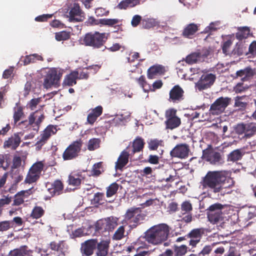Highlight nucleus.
<instances>
[{"instance_id": "a878e982", "label": "nucleus", "mask_w": 256, "mask_h": 256, "mask_svg": "<svg viewBox=\"0 0 256 256\" xmlns=\"http://www.w3.org/2000/svg\"><path fill=\"white\" fill-rule=\"evenodd\" d=\"M84 177L80 172H72L68 176V184L74 186H78L80 185Z\"/></svg>"}, {"instance_id": "de8ad7c7", "label": "nucleus", "mask_w": 256, "mask_h": 256, "mask_svg": "<svg viewBox=\"0 0 256 256\" xmlns=\"http://www.w3.org/2000/svg\"><path fill=\"white\" fill-rule=\"evenodd\" d=\"M100 140L99 138H93L88 140V149L89 150H94L100 147Z\"/></svg>"}, {"instance_id": "79ce46f5", "label": "nucleus", "mask_w": 256, "mask_h": 256, "mask_svg": "<svg viewBox=\"0 0 256 256\" xmlns=\"http://www.w3.org/2000/svg\"><path fill=\"white\" fill-rule=\"evenodd\" d=\"M200 56L201 54L200 52H193L186 56L185 61L189 64H192L196 63Z\"/></svg>"}, {"instance_id": "a211bd4d", "label": "nucleus", "mask_w": 256, "mask_h": 256, "mask_svg": "<svg viewBox=\"0 0 256 256\" xmlns=\"http://www.w3.org/2000/svg\"><path fill=\"white\" fill-rule=\"evenodd\" d=\"M204 156L206 161L209 162L211 164L214 165H220L224 162L220 152L208 150L204 151Z\"/></svg>"}, {"instance_id": "c85d7f7f", "label": "nucleus", "mask_w": 256, "mask_h": 256, "mask_svg": "<svg viewBox=\"0 0 256 256\" xmlns=\"http://www.w3.org/2000/svg\"><path fill=\"white\" fill-rule=\"evenodd\" d=\"M78 72L72 71L70 74L66 76L63 84L68 86H72L76 84V80L78 79Z\"/></svg>"}, {"instance_id": "5701e85b", "label": "nucleus", "mask_w": 256, "mask_h": 256, "mask_svg": "<svg viewBox=\"0 0 256 256\" xmlns=\"http://www.w3.org/2000/svg\"><path fill=\"white\" fill-rule=\"evenodd\" d=\"M48 248L52 250L59 252L64 256V252L67 249V246L64 240L52 241L50 243Z\"/></svg>"}, {"instance_id": "c03bdc74", "label": "nucleus", "mask_w": 256, "mask_h": 256, "mask_svg": "<svg viewBox=\"0 0 256 256\" xmlns=\"http://www.w3.org/2000/svg\"><path fill=\"white\" fill-rule=\"evenodd\" d=\"M105 201L104 194L98 192L94 194L92 202L95 205H100L104 204Z\"/></svg>"}, {"instance_id": "f8f14e48", "label": "nucleus", "mask_w": 256, "mask_h": 256, "mask_svg": "<svg viewBox=\"0 0 256 256\" xmlns=\"http://www.w3.org/2000/svg\"><path fill=\"white\" fill-rule=\"evenodd\" d=\"M224 206L220 203H215L210 206L207 209L208 218L209 221L213 224H216L222 218V212L214 213V210L223 209Z\"/></svg>"}, {"instance_id": "69168bd1", "label": "nucleus", "mask_w": 256, "mask_h": 256, "mask_svg": "<svg viewBox=\"0 0 256 256\" xmlns=\"http://www.w3.org/2000/svg\"><path fill=\"white\" fill-rule=\"evenodd\" d=\"M142 18L140 15H134L132 20L131 24L133 27L137 26L140 23L142 24Z\"/></svg>"}, {"instance_id": "ea45409f", "label": "nucleus", "mask_w": 256, "mask_h": 256, "mask_svg": "<svg viewBox=\"0 0 256 256\" xmlns=\"http://www.w3.org/2000/svg\"><path fill=\"white\" fill-rule=\"evenodd\" d=\"M25 115L23 111V108L20 106H18L14 108V113L13 115L14 124H16L22 118H24Z\"/></svg>"}, {"instance_id": "ddd939ff", "label": "nucleus", "mask_w": 256, "mask_h": 256, "mask_svg": "<svg viewBox=\"0 0 256 256\" xmlns=\"http://www.w3.org/2000/svg\"><path fill=\"white\" fill-rule=\"evenodd\" d=\"M184 90L179 85H176L170 91L168 101L174 104L179 103L184 100Z\"/></svg>"}, {"instance_id": "8fccbe9b", "label": "nucleus", "mask_w": 256, "mask_h": 256, "mask_svg": "<svg viewBox=\"0 0 256 256\" xmlns=\"http://www.w3.org/2000/svg\"><path fill=\"white\" fill-rule=\"evenodd\" d=\"M118 189V184L116 182L112 184L107 188L106 196L110 198L115 194Z\"/></svg>"}, {"instance_id": "1a4fd4ad", "label": "nucleus", "mask_w": 256, "mask_h": 256, "mask_svg": "<svg viewBox=\"0 0 256 256\" xmlns=\"http://www.w3.org/2000/svg\"><path fill=\"white\" fill-rule=\"evenodd\" d=\"M231 98L228 97H220L210 106V111L213 115H218L224 112L230 103Z\"/></svg>"}, {"instance_id": "bf43d9fd", "label": "nucleus", "mask_w": 256, "mask_h": 256, "mask_svg": "<svg viewBox=\"0 0 256 256\" xmlns=\"http://www.w3.org/2000/svg\"><path fill=\"white\" fill-rule=\"evenodd\" d=\"M145 216L142 214L141 210L138 211V212H137V214H136V216L134 218L130 221V222H133L134 224L132 226L134 227H136L138 224L141 223V222L143 220Z\"/></svg>"}, {"instance_id": "a18cd8bd", "label": "nucleus", "mask_w": 256, "mask_h": 256, "mask_svg": "<svg viewBox=\"0 0 256 256\" xmlns=\"http://www.w3.org/2000/svg\"><path fill=\"white\" fill-rule=\"evenodd\" d=\"M140 240H139L134 242H132L130 246L126 248V250L128 252H130L134 250L138 252L140 248H145V246H146V244H144V246H140Z\"/></svg>"}, {"instance_id": "c9c22d12", "label": "nucleus", "mask_w": 256, "mask_h": 256, "mask_svg": "<svg viewBox=\"0 0 256 256\" xmlns=\"http://www.w3.org/2000/svg\"><path fill=\"white\" fill-rule=\"evenodd\" d=\"M37 60L43 61L44 58L40 55L37 54H34L26 56L22 62L26 66L30 64L36 62Z\"/></svg>"}, {"instance_id": "f704fd0d", "label": "nucleus", "mask_w": 256, "mask_h": 256, "mask_svg": "<svg viewBox=\"0 0 256 256\" xmlns=\"http://www.w3.org/2000/svg\"><path fill=\"white\" fill-rule=\"evenodd\" d=\"M158 24L156 20L152 18L144 16L142 18V26L144 28L150 29Z\"/></svg>"}, {"instance_id": "bb28decb", "label": "nucleus", "mask_w": 256, "mask_h": 256, "mask_svg": "<svg viewBox=\"0 0 256 256\" xmlns=\"http://www.w3.org/2000/svg\"><path fill=\"white\" fill-rule=\"evenodd\" d=\"M234 40V34L226 36L223 38V41L222 44V48L224 54H228L229 50L233 44Z\"/></svg>"}, {"instance_id": "dca6fc26", "label": "nucleus", "mask_w": 256, "mask_h": 256, "mask_svg": "<svg viewBox=\"0 0 256 256\" xmlns=\"http://www.w3.org/2000/svg\"><path fill=\"white\" fill-rule=\"evenodd\" d=\"M70 22H82L84 18V14L78 4L74 3L69 12Z\"/></svg>"}, {"instance_id": "2f4dec72", "label": "nucleus", "mask_w": 256, "mask_h": 256, "mask_svg": "<svg viewBox=\"0 0 256 256\" xmlns=\"http://www.w3.org/2000/svg\"><path fill=\"white\" fill-rule=\"evenodd\" d=\"M30 249L27 246H22L11 252L10 256H32Z\"/></svg>"}, {"instance_id": "4be33fe9", "label": "nucleus", "mask_w": 256, "mask_h": 256, "mask_svg": "<svg viewBox=\"0 0 256 256\" xmlns=\"http://www.w3.org/2000/svg\"><path fill=\"white\" fill-rule=\"evenodd\" d=\"M130 154L126 150H123L120 154L116 162L115 168L122 170L128 162Z\"/></svg>"}, {"instance_id": "0eeeda50", "label": "nucleus", "mask_w": 256, "mask_h": 256, "mask_svg": "<svg viewBox=\"0 0 256 256\" xmlns=\"http://www.w3.org/2000/svg\"><path fill=\"white\" fill-rule=\"evenodd\" d=\"M176 110L174 108H169L166 111V128L173 130L178 127L181 124L180 118L176 116Z\"/></svg>"}, {"instance_id": "9d476101", "label": "nucleus", "mask_w": 256, "mask_h": 256, "mask_svg": "<svg viewBox=\"0 0 256 256\" xmlns=\"http://www.w3.org/2000/svg\"><path fill=\"white\" fill-rule=\"evenodd\" d=\"M216 79V76L212 74H203L198 82L196 83V88L199 91L208 89L211 87Z\"/></svg>"}, {"instance_id": "6e6d98bb", "label": "nucleus", "mask_w": 256, "mask_h": 256, "mask_svg": "<svg viewBox=\"0 0 256 256\" xmlns=\"http://www.w3.org/2000/svg\"><path fill=\"white\" fill-rule=\"evenodd\" d=\"M26 192L25 191H21L16 194L14 196L13 205L20 206L23 204L24 202V199L22 196Z\"/></svg>"}, {"instance_id": "72a5a7b5", "label": "nucleus", "mask_w": 256, "mask_h": 256, "mask_svg": "<svg viewBox=\"0 0 256 256\" xmlns=\"http://www.w3.org/2000/svg\"><path fill=\"white\" fill-rule=\"evenodd\" d=\"M232 54H236L238 56H242L244 54H247L248 53L246 52V46L244 42L240 41L236 42L235 44L234 48L232 50Z\"/></svg>"}, {"instance_id": "9b49d317", "label": "nucleus", "mask_w": 256, "mask_h": 256, "mask_svg": "<svg viewBox=\"0 0 256 256\" xmlns=\"http://www.w3.org/2000/svg\"><path fill=\"white\" fill-rule=\"evenodd\" d=\"M58 131L57 126L52 124L48 126L42 131L40 136L38 138V140L36 144V146L38 148H40L44 146L50 137L56 133Z\"/></svg>"}, {"instance_id": "c756f323", "label": "nucleus", "mask_w": 256, "mask_h": 256, "mask_svg": "<svg viewBox=\"0 0 256 256\" xmlns=\"http://www.w3.org/2000/svg\"><path fill=\"white\" fill-rule=\"evenodd\" d=\"M110 242L107 240H102L100 242H97V252L98 256H106L108 253Z\"/></svg>"}, {"instance_id": "5fc2aeb1", "label": "nucleus", "mask_w": 256, "mask_h": 256, "mask_svg": "<svg viewBox=\"0 0 256 256\" xmlns=\"http://www.w3.org/2000/svg\"><path fill=\"white\" fill-rule=\"evenodd\" d=\"M44 168V164L41 162H37L34 164L30 168V171L34 172L38 175H40Z\"/></svg>"}, {"instance_id": "a19ab883", "label": "nucleus", "mask_w": 256, "mask_h": 256, "mask_svg": "<svg viewBox=\"0 0 256 256\" xmlns=\"http://www.w3.org/2000/svg\"><path fill=\"white\" fill-rule=\"evenodd\" d=\"M100 67L98 65H92L88 66L84 68L80 73H78V79L80 80H87L89 77V73L88 72L87 70L90 69H94V70H98Z\"/></svg>"}, {"instance_id": "f257e3e1", "label": "nucleus", "mask_w": 256, "mask_h": 256, "mask_svg": "<svg viewBox=\"0 0 256 256\" xmlns=\"http://www.w3.org/2000/svg\"><path fill=\"white\" fill-rule=\"evenodd\" d=\"M231 180L228 176V172L222 170L208 171L203 178L202 184L204 188L210 189L212 192H222L226 182Z\"/></svg>"}, {"instance_id": "f3484780", "label": "nucleus", "mask_w": 256, "mask_h": 256, "mask_svg": "<svg viewBox=\"0 0 256 256\" xmlns=\"http://www.w3.org/2000/svg\"><path fill=\"white\" fill-rule=\"evenodd\" d=\"M204 233V230L203 228H194L188 234V236L190 238L189 244L192 247L196 246V244L200 241Z\"/></svg>"}, {"instance_id": "6e6552de", "label": "nucleus", "mask_w": 256, "mask_h": 256, "mask_svg": "<svg viewBox=\"0 0 256 256\" xmlns=\"http://www.w3.org/2000/svg\"><path fill=\"white\" fill-rule=\"evenodd\" d=\"M62 76V74L58 72L56 68H50L47 72L44 78V88L48 89L54 85H58Z\"/></svg>"}, {"instance_id": "774afa93", "label": "nucleus", "mask_w": 256, "mask_h": 256, "mask_svg": "<svg viewBox=\"0 0 256 256\" xmlns=\"http://www.w3.org/2000/svg\"><path fill=\"white\" fill-rule=\"evenodd\" d=\"M224 256H240V254L235 248L230 247L228 252Z\"/></svg>"}, {"instance_id": "4468645a", "label": "nucleus", "mask_w": 256, "mask_h": 256, "mask_svg": "<svg viewBox=\"0 0 256 256\" xmlns=\"http://www.w3.org/2000/svg\"><path fill=\"white\" fill-rule=\"evenodd\" d=\"M97 245L96 239L88 240L82 243L80 252L82 256H90L94 254Z\"/></svg>"}, {"instance_id": "603ef678", "label": "nucleus", "mask_w": 256, "mask_h": 256, "mask_svg": "<svg viewBox=\"0 0 256 256\" xmlns=\"http://www.w3.org/2000/svg\"><path fill=\"white\" fill-rule=\"evenodd\" d=\"M138 211H140V208H131L128 209L125 214L126 218L131 221Z\"/></svg>"}, {"instance_id": "09e8293b", "label": "nucleus", "mask_w": 256, "mask_h": 256, "mask_svg": "<svg viewBox=\"0 0 256 256\" xmlns=\"http://www.w3.org/2000/svg\"><path fill=\"white\" fill-rule=\"evenodd\" d=\"M192 206L190 201H184L181 204V214L182 216L186 213H192Z\"/></svg>"}, {"instance_id": "3c124183", "label": "nucleus", "mask_w": 256, "mask_h": 256, "mask_svg": "<svg viewBox=\"0 0 256 256\" xmlns=\"http://www.w3.org/2000/svg\"><path fill=\"white\" fill-rule=\"evenodd\" d=\"M188 248L186 245H181L180 246H174V252L176 256H183L188 252Z\"/></svg>"}, {"instance_id": "39448f33", "label": "nucleus", "mask_w": 256, "mask_h": 256, "mask_svg": "<svg viewBox=\"0 0 256 256\" xmlns=\"http://www.w3.org/2000/svg\"><path fill=\"white\" fill-rule=\"evenodd\" d=\"M234 130L241 140H246L256 133V126L252 122L238 124L235 127Z\"/></svg>"}, {"instance_id": "338daca9", "label": "nucleus", "mask_w": 256, "mask_h": 256, "mask_svg": "<svg viewBox=\"0 0 256 256\" xmlns=\"http://www.w3.org/2000/svg\"><path fill=\"white\" fill-rule=\"evenodd\" d=\"M40 98H32L28 103V106L31 110H34L36 106L40 102Z\"/></svg>"}, {"instance_id": "49530a36", "label": "nucleus", "mask_w": 256, "mask_h": 256, "mask_svg": "<svg viewBox=\"0 0 256 256\" xmlns=\"http://www.w3.org/2000/svg\"><path fill=\"white\" fill-rule=\"evenodd\" d=\"M163 140L156 138L150 139L148 142V148L150 150H156L159 146H162Z\"/></svg>"}, {"instance_id": "0e129e2a", "label": "nucleus", "mask_w": 256, "mask_h": 256, "mask_svg": "<svg viewBox=\"0 0 256 256\" xmlns=\"http://www.w3.org/2000/svg\"><path fill=\"white\" fill-rule=\"evenodd\" d=\"M109 10L102 7L98 8L95 10V14L97 16H106L109 14Z\"/></svg>"}, {"instance_id": "13d9d810", "label": "nucleus", "mask_w": 256, "mask_h": 256, "mask_svg": "<svg viewBox=\"0 0 256 256\" xmlns=\"http://www.w3.org/2000/svg\"><path fill=\"white\" fill-rule=\"evenodd\" d=\"M56 39L58 41L66 40L70 38V32L66 31H62L56 32L55 34Z\"/></svg>"}, {"instance_id": "20e7f679", "label": "nucleus", "mask_w": 256, "mask_h": 256, "mask_svg": "<svg viewBox=\"0 0 256 256\" xmlns=\"http://www.w3.org/2000/svg\"><path fill=\"white\" fill-rule=\"evenodd\" d=\"M107 39L108 37L106 33L94 32L86 33L82 41V44L86 46L99 48L104 46Z\"/></svg>"}, {"instance_id": "393cba45", "label": "nucleus", "mask_w": 256, "mask_h": 256, "mask_svg": "<svg viewBox=\"0 0 256 256\" xmlns=\"http://www.w3.org/2000/svg\"><path fill=\"white\" fill-rule=\"evenodd\" d=\"M164 72V68L162 65H154L150 66L147 71V76L149 79L156 78L158 74H163Z\"/></svg>"}, {"instance_id": "e2e57ef3", "label": "nucleus", "mask_w": 256, "mask_h": 256, "mask_svg": "<svg viewBox=\"0 0 256 256\" xmlns=\"http://www.w3.org/2000/svg\"><path fill=\"white\" fill-rule=\"evenodd\" d=\"M102 166V162H99L94 164L92 170V174L93 176H98L101 174V171L100 170Z\"/></svg>"}, {"instance_id": "58836bf2", "label": "nucleus", "mask_w": 256, "mask_h": 256, "mask_svg": "<svg viewBox=\"0 0 256 256\" xmlns=\"http://www.w3.org/2000/svg\"><path fill=\"white\" fill-rule=\"evenodd\" d=\"M125 234V226H121L116 230L112 238L114 240H121L128 235V234Z\"/></svg>"}, {"instance_id": "cd10ccee", "label": "nucleus", "mask_w": 256, "mask_h": 256, "mask_svg": "<svg viewBox=\"0 0 256 256\" xmlns=\"http://www.w3.org/2000/svg\"><path fill=\"white\" fill-rule=\"evenodd\" d=\"M145 142L144 140L140 136H137L132 144V150L130 154H134L136 152H142L144 148Z\"/></svg>"}, {"instance_id": "864d4df0", "label": "nucleus", "mask_w": 256, "mask_h": 256, "mask_svg": "<svg viewBox=\"0 0 256 256\" xmlns=\"http://www.w3.org/2000/svg\"><path fill=\"white\" fill-rule=\"evenodd\" d=\"M39 178V175L29 170L25 178L24 182L26 184H32L37 181Z\"/></svg>"}, {"instance_id": "4c0bfd02", "label": "nucleus", "mask_w": 256, "mask_h": 256, "mask_svg": "<svg viewBox=\"0 0 256 256\" xmlns=\"http://www.w3.org/2000/svg\"><path fill=\"white\" fill-rule=\"evenodd\" d=\"M108 232H112L118 225V218L114 216H110L105 218Z\"/></svg>"}, {"instance_id": "680f3d73", "label": "nucleus", "mask_w": 256, "mask_h": 256, "mask_svg": "<svg viewBox=\"0 0 256 256\" xmlns=\"http://www.w3.org/2000/svg\"><path fill=\"white\" fill-rule=\"evenodd\" d=\"M246 98V96H236L235 98L234 106L236 107L244 108L247 105L246 102L243 100Z\"/></svg>"}, {"instance_id": "b1692460", "label": "nucleus", "mask_w": 256, "mask_h": 256, "mask_svg": "<svg viewBox=\"0 0 256 256\" xmlns=\"http://www.w3.org/2000/svg\"><path fill=\"white\" fill-rule=\"evenodd\" d=\"M20 138L18 134H14L4 142V146L5 148H12L13 150H16L20 145Z\"/></svg>"}, {"instance_id": "6ab92c4d", "label": "nucleus", "mask_w": 256, "mask_h": 256, "mask_svg": "<svg viewBox=\"0 0 256 256\" xmlns=\"http://www.w3.org/2000/svg\"><path fill=\"white\" fill-rule=\"evenodd\" d=\"M254 74V72L250 66H247L244 69L238 70L234 78H240L242 81L246 82L249 80Z\"/></svg>"}, {"instance_id": "f03ea898", "label": "nucleus", "mask_w": 256, "mask_h": 256, "mask_svg": "<svg viewBox=\"0 0 256 256\" xmlns=\"http://www.w3.org/2000/svg\"><path fill=\"white\" fill-rule=\"evenodd\" d=\"M170 230V227L166 224L155 225L144 233V238L148 243L158 245L167 240Z\"/></svg>"}, {"instance_id": "7ed1b4c3", "label": "nucleus", "mask_w": 256, "mask_h": 256, "mask_svg": "<svg viewBox=\"0 0 256 256\" xmlns=\"http://www.w3.org/2000/svg\"><path fill=\"white\" fill-rule=\"evenodd\" d=\"M44 118L42 111L36 110L30 114L28 120L22 121L18 123V126L26 130H32L37 132Z\"/></svg>"}, {"instance_id": "412c9836", "label": "nucleus", "mask_w": 256, "mask_h": 256, "mask_svg": "<svg viewBox=\"0 0 256 256\" xmlns=\"http://www.w3.org/2000/svg\"><path fill=\"white\" fill-rule=\"evenodd\" d=\"M64 190V184L62 182L58 180H56L51 184L50 188H48V192L53 196L56 195H60L62 193Z\"/></svg>"}, {"instance_id": "473e14b6", "label": "nucleus", "mask_w": 256, "mask_h": 256, "mask_svg": "<svg viewBox=\"0 0 256 256\" xmlns=\"http://www.w3.org/2000/svg\"><path fill=\"white\" fill-rule=\"evenodd\" d=\"M238 32L236 33V38L240 42L247 38L250 34V28L248 26L238 27Z\"/></svg>"}, {"instance_id": "7c9ffc66", "label": "nucleus", "mask_w": 256, "mask_h": 256, "mask_svg": "<svg viewBox=\"0 0 256 256\" xmlns=\"http://www.w3.org/2000/svg\"><path fill=\"white\" fill-rule=\"evenodd\" d=\"M102 108L100 106H98L93 109L92 112L88 116V122L89 124H92L96 121L98 118L102 114Z\"/></svg>"}, {"instance_id": "e433bc0d", "label": "nucleus", "mask_w": 256, "mask_h": 256, "mask_svg": "<svg viewBox=\"0 0 256 256\" xmlns=\"http://www.w3.org/2000/svg\"><path fill=\"white\" fill-rule=\"evenodd\" d=\"M44 214L45 210L42 206H35L32 210L30 216L33 219L37 220L43 216Z\"/></svg>"}, {"instance_id": "37998d69", "label": "nucleus", "mask_w": 256, "mask_h": 256, "mask_svg": "<svg viewBox=\"0 0 256 256\" xmlns=\"http://www.w3.org/2000/svg\"><path fill=\"white\" fill-rule=\"evenodd\" d=\"M242 154L240 150H236L232 152L228 156V160L236 162L242 158Z\"/></svg>"}, {"instance_id": "2eb2a0df", "label": "nucleus", "mask_w": 256, "mask_h": 256, "mask_svg": "<svg viewBox=\"0 0 256 256\" xmlns=\"http://www.w3.org/2000/svg\"><path fill=\"white\" fill-rule=\"evenodd\" d=\"M189 146L186 144L176 145L170 152V154L172 157L180 158H186L188 156Z\"/></svg>"}, {"instance_id": "052dcab7", "label": "nucleus", "mask_w": 256, "mask_h": 256, "mask_svg": "<svg viewBox=\"0 0 256 256\" xmlns=\"http://www.w3.org/2000/svg\"><path fill=\"white\" fill-rule=\"evenodd\" d=\"M96 229L98 231L102 232L108 231L106 223L105 218L98 220L96 224Z\"/></svg>"}, {"instance_id": "423d86ee", "label": "nucleus", "mask_w": 256, "mask_h": 256, "mask_svg": "<svg viewBox=\"0 0 256 256\" xmlns=\"http://www.w3.org/2000/svg\"><path fill=\"white\" fill-rule=\"evenodd\" d=\"M82 144V141L81 139L72 142L63 152V160H68L77 158L81 151Z\"/></svg>"}, {"instance_id": "4d7b16f0", "label": "nucleus", "mask_w": 256, "mask_h": 256, "mask_svg": "<svg viewBox=\"0 0 256 256\" xmlns=\"http://www.w3.org/2000/svg\"><path fill=\"white\" fill-rule=\"evenodd\" d=\"M118 22L116 18H102L99 20V23L102 25L112 26Z\"/></svg>"}, {"instance_id": "aec40b11", "label": "nucleus", "mask_w": 256, "mask_h": 256, "mask_svg": "<svg viewBox=\"0 0 256 256\" xmlns=\"http://www.w3.org/2000/svg\"><path fill=\"white\" fill-rule=\"evenodd\" d=\"M198 27L199 25L194 23L188 24L184 28L182 36L185 38H192L198 30Z\"/></svg>"}]
</instances>
